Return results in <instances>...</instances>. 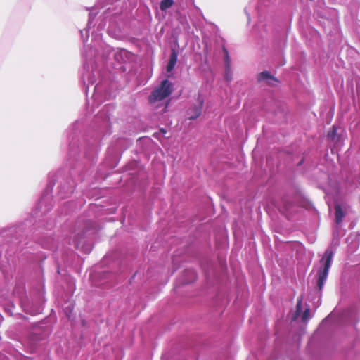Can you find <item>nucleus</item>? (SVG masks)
<instances>
[{
	"instance_id": "1",
	"label": "nucleus",
	"mask_w": 360,
	"mask_h": 360,
	"mask_svg": "<svg viewBox=\"0 0 360 360\" xmlns=\"http://www.w3.org/2000/svg\"><path fill=\"white\" fill-rule=\"evenodd\" d=\"M172 92V84L168 79L161 82L160 86L154 89L148 96V101L154 103L168 97Z\"/></svg>"
},
{
	"instance_id": "2",
	"label": "nucleus",
	"mask_w": 360,
	"mask_h": 360,
	"mask_svg": "<svg viewBox=\"0 0 360 360\" xmlns=\"http://www.w3.org/2000/svg\"><path fill=\"white\" fill-rule=\"evenodd\" d=\"M333 252L331 250L327 249L323 258L321 260V263H323V266L319 270V279L317 281V285L319 290H321L325 281H326L329 269L331 265Z\"/></svg>"
},
{
	"instance_id": "3",
	"label": "nucleus",
	"mask_w": 360,
	"mask_h": 360,
	"mask_svg": "<svg viewBox=\"0 0 360 360\" xmlns=\"http://www.w3.org/2000/svg\"><path fill=\"white\" fill-rule=\"evenodd\" d=\"M258 82L265 81L267 84L273 86L275 83L278 82L277 78L270 74L267 70L262 72L257 77Z\"/></svg>"
},
{
	"instance_id": "4",
	"label": "nucleus",
	"mask_w": 360,
	"mask_h": 360,
	"mask_svg": "<svg viewBox=\"0 0 360 360\" xmlns=\"http://www.w3.org/2000/svg\"><path fill=\"white\" fill-rule=\"evenodd\" d=\"M202 105H203V101L201 100V101H200L198 105H195L193 106L191 108H190L188 111V115H189L188 119L189 120H195V119L198 118L201 114Z\"/></svg>"
},
{
	"instance_id": "5",
	"label": "nucleus",
	"mask_w": 360,
	"mask_h": 360,
	"mask_svg": "<svg viewBox=\"0 0 360 360\" xmlns=\"http://www.w3.org/2000/svg\"><path fill=\"white\" fill-rule=\"evenodd\" d=\"M334 208L335 222L338 224L342 221V219L345 216V212L342 210L341 205L339 204H335Z\"/></svg>"
},
{
	"instance_id": "6",
	"label": "nucleus",
	"mask_w": 360,
	"mask_h": 360,
	"mask_svg": "<svg viewBox=\"0 0 360 360\" xmlns=\"http://www.w3.org/2000/svg\"><path fill=\"white\" fill-rule=\"evenodd\" d=\"M176 61H177V53L175 51H172V52L170 54L169 62L167 65V72H171L174 69V68L176 63Z\"/></svg>"
},
{
	"instance_id": "7",
	"label": "nucleus",
	"mask_w": 360,
	"mask_h": 360,
	"mask_svg": "<svg viewBox=\"0 0 360 360\" xmlns=\"http://www.w3.org/2000/svg\"><path fill=\"white\" fill-rule=\"evenodd\" d=\"M174 4L173 0H162L160 3V8L161 11H166L170 8Z\"/></svg>"
},
{
	"instance_id": "8",
	"label": "nucleus",
	"mask_w": 360,
	"mask_h": 360,
	"mask_svg": "<svg viewBox=\"0 0 360 360\" xmlns=\"http://www.w3.org/2000/svg\"><path fill=\"white\" fill-rule=\"evenodd\" d=\"M302 298L299 299L297 300V306H296V311L292 316V319L295 320L300 315L301 310H302Z\"/></svg>"
},
{
	"instance_id": "9",
	"label": "nucleus",
	"mask_w": 360,
	"mask_h": 360,
	"mask_svg": "<svg viewBox=\"0 0 360 360\" xmlns=\"http://www.w3.org/2000/svg\"><path fill=\"white\" fill-rule=\"evenodd\" d=\"M224 79L227 82H230L232 79L231 66H225Z\"/></svg>"
},
{
	"instance_id": "10",
	"label": "nucleus",
	"mask_w": 360,
	"mask_h": 360,
	"mask_svg": "<svg viewBox=\"0 0 360 360\" xmlns=\"http://www.w3.org/2000/svg\"><path fill=\"white\" fill-rule=\"evenodd\" d=\"M223 51L224 53L225 66H231L230 58H229V52H228L227 49L225 47H223Z\"/></svg>"
},
{
	"instance_id": "11",
	"label": "nucleus",
	"mask_w": 360,
	"mask_h": 360,
	"mask_svg": "<svg viewBox=\"0 0 360 360\" xmlns=\"http://www.w3.org/2000/svg\"><path fill=\"white\" fill-rule=\"evenodd\" d=\"M309 315H310V309H306L303 314H302V321L303 322H305L307 321L309 318Z\"/></svg>"
},
{
	"instance_id": "12",
	"label": "nucleus",
	"mask_w": 360,
	"mask_h": 360,
	"mask_svg": "<svg viewBox=\"0 0 360 360\" xmlns=\"http://www.w3.org/2000/svg\"><path fill=\"white\" fill-rule=\"evenodd\" d=\"M160 132H161L162 134H166L167 131L165 129L161 128L160 129Z\"/></svg>"
},
{
	"instance_id": "13",
	"label": "nucleus",
	"mask_w": 360,
	"mask_h": 360,
	"mask_svg": "<svg viewBox=\"0 0 360 360\" xmlns=\"http://www.w3.org/2000/svg\"><path fill=\"white\" fill-rule=\"evenodd\" d=\"M335 127L333 126V133H332V135H334V134H335Z\"/></svg>"
},
{
	"instance_id": "14",
	"label": "nucleus",
	"mask_w": 360,
	"mask_h": 360,
	"mask_svg": "<svg viewBox=\"0 0 360 360\" xmlns=\"http://www.w3.org/2000/svg\"><path fill=\"white\" fill-rule=\"evenodd\" d=\"M153 136H154L155 138H158V133H154Z\"/></svg>"
},
{
	"instance_id": "15",
	"label": "nucleus",
	"mask_w": 360,
	"mask_h": 360,
	"mask_svg": "<svg viewBox=\"0 0 360 360\" xmlns=\"http://www.w3.org/2000/svg\"><path fill=\"white\" fill-rule=\"evenodd\" d=\"M75 245L77 248H79V244L77 242H75Z\"/></svg>"
},
{
	"instance_id": "16",
	"label": "nucleus",
	"mask_w": 360,
	"mask_h": 360,
	"mask_svg": "<svg viewBox=\"0 0 360 360\" xmlns=\"http://www.w3.org/2000/svg\"><path fill=\"white\" fill-rule=\"evenodd\" d=\"M190 273H191V274H193V275L195 276V274H194V273H193V272L190 271Z\"/></svg>"
}]
</instances>
